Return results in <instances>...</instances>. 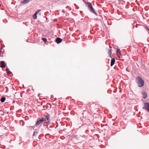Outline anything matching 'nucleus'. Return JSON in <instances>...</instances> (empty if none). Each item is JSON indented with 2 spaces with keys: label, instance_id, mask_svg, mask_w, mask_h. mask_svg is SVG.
I'll use <instances>...</instances> for the list:
<instances>
[{
  "label": "nucleus",
  "instance_id": "obj_24",
  "mask_svg": "<svg viewBox=\"0 0 149 149\" xmlns=\"http://www.w3.org/2000/svg\"><path fill=\"white\" fill-rule=\"evenodd\" d=\"M22 86H23V87H24V85L23 84L22 85Z\"/></svg>",
  "mask_w": 149,
  "mask_h": 149
},
{
  "label": "nucleus",
  "instance_id": "obj_15",
  "mask_svg": "<svg viewBox=\"0 0 149 149\" xmlns=\"http://www.w3.org/2000/svg\"><path fill=\"white\" fill-rule=\"evenodd\" d=\"M37 14L36 13H35L34 15H33V18L34 19H36L37 18Z\"/></svg>",
  "mask_w": 149,
  "mask_h": 149
},
{
  "label": "nucleus",
  "instance_id": "obj_4",
  "mask_svg": "<svg viewBox=\"0 0 149 149\" xmlns=\"http://www.w3.org/2000/svg\"><path fill=\"white\" fill-rule=\"evenodd\" d=\"M0 67L1 68H4L6 67V65L5 64V62L3 61H1L0 62Z\"/></svg>",
  "mask_w": 149,
  "mask_h": 149
},
{
  "label": "nucleus",
  "instance_id": "obj_12",
  "mask_svg": "<svg viewBox=\"0 0 149 149\" xmlns=\"http://www.w3.org/2000/svg\"><path fill=\"white\" fill-rule=\"evenodd\" d=\"M47 121L48 122V123L49 124H50V123H51V120L50 119V117L49 116V115H47Z\"/></svg>",
  "mask_w": 149,
  "mask_h": 149
},
{
  "label": "nucleus",
  "instance_id": "obj_13",
  "mask_svg": "<svg viewBox=\"0 0 149 149\" xmlns=\"http://www.w3.org/2000/svg\"><path fill=\"white\" fill-rule=\"evenodd\" d=\"M46 118L47 116H44V117H42V119L41 120L42 121V122H43V121H45L46 120Z\"/></svg>",
  "mask_w": 149,
  "mask_h": 149
},
{
  "label": "nucleus",
  "instance_id": "obj_17",
  "mask_svg": "<svg viewBox=\"0 0 149 149\" xmlns=\"http://www.w3.org/2000/svg\"><path fill=\"white\" fill-rule=\"evenodd\" d=\"M41 39L43 40V41L44 42H47V39L45 38H41Z\"/></svg>",
  "mask_w": 149,
  "mask_h": 149
},
{
  "label": "nucleus",
  "instance_id": "obj_22",
  "mask_svg": "<svg viewBox=\"0 0 149 149\" xmlns=\"http://www.w3.org/2000/svg\"><path fill=\"white\" fill-rule=\"evenodd\" d=\"M1 52V49H0V53Z\"/></svg>",
  "mask_w": 149,
  "mask_h": 149
},
{
  "label": "nucleus",
  "instance_id": "obj_23",
  "mask_svg": "<svg viewBox=\"0 0 149 149\" xmlns=\"http://www.w3.org/2000/svg\"><path fill=\"white\" fill-rule=\"evenodd\" d=\"M49 107V106L47 105V107Z\"/></svg>",
  "mask_w": 149,
  "mask_h": 149
},
{
  "label": "nucleus",
  "instance_id": "obj_16",
  "mask_svg": "<svg viewBox=\"0 0 149 149\" xmlns=\"http://www.w3.org/2000/svg\"><path fill=\"white\" fill-rule=\"evenodd\" d=\"M5 100L6 98L5 97H2L1 99V101L2 102H3Z\"/></svg>",
  "mask_w": 149,
  "mask_h": 149
},
{
  "label": "nucleus",
  "instance_id": "obj_5",
  "mask_svg": "<svg viewBox=\"0 0 149 149\" xmlns=\"http://www.w3.org/2000/svg\"><path fill=\"white\" fill-rule=\"evenodd\" d=\"M116 55L119 58H120L121 56L120 51V49H117L116 51Z\"/></svg>",
  "mask_w": 149,
  "mask_h": 149
},
{
  "label": "nucleus",
  "instance_id": "obj_11",
  "mask_svg": "<svg viewBox=\"0 0 149 149\" xmlns=\"http://www.w3.org/2000/svg\"><path fill=\"white\" fill-rule=\"evenodd\" d=\"M143 95V97L144 98H146L147 97V95L146 93L145 92H143L142 93Z\"/></svg>",
  "mask_w": 149,
  "mask_h": 149
},
{
  "label": "nucleus",
  "instance_id": "obj_14",
  "mask_svg": "<svg viewBox=\"0 0 149 149\" xmlns=\"http://www.w3.org/2000/svg\"><path fill=\"white\" fill-rule=\"evenodd\" d=\"M6 71L7 73L8 74H10L11 72L10 71V70L8 68H7L6 70Z\"/></svg>",
  "mask_w": 149,
  "mask_h": 149
},
{
  "label": "nucleus",
  "instance_id": "obj_10",
  "mask_svg": "<svg viewBox=\"0 0 149 149\" xmlns=\"http://www.w3.org/2000/svg\"><path fill=\"white\" fill-rule=\"evenodd\" d=\"M62 41V39L60 38H58L56 39V42L57 43H60Z\"/></svg>",
  "mask_w": 149,
  "mask_h": 149
},
{
  "label": "nucleus",
  "instance_id": "obj_18",
  "mask_svg": "<svg viewBox=\"0 0 149 149\" xmlns=\"http://www.w3.org/2000/svg\"><path fill=\"white\" fill-rule=\"evenodd\" d=\"M41 11V10L40 9H38V10L35 13H36V14H37L39 12H40Z\"/></svg>",
  "mask_w": 149,
  "mask_h": 149
},
{
  "label": "nucleus",
  "instance_id": "obj_8",
  "mask_svg": "<svg viewBox=\"0 0 149 149\" xmlns=\"http://www.w3.org/2000/svg\"><path fill=\"white\" fill-rule=\"evenodd\" d=\"M115 59L114 58H112L111 61V66H112L114 64L115 62Z\"/></svg>",
  "mask_w": 149,
  "mask_h": 149
},
{
  "label": "nucleus",
  "instance_id": "obj_19",
  "mask_svg": "<svg viewBox=\"0 0 149 149\" xmlns=\"http://www.w3.org/2000/svg\"><path fill=\"white\" fill-rule=\"evenodd\" d=\"M143 84H139L138 86L139 87H141L142 86H143Z\"/></svg>",
  "mask_w": 149,
  "mask_h": 149
},
{
  "label": "nucleus",
  "instance_id": "obj_3",
  "mask_svg": "<svg viewBox=\"0 0 149 149\" xmlns=\"http://www.w3.org/2000/svg\"><path fill=\"white\" fill-rule=\"evenodd\" d=\"M143 108L149 111V103H145Z\"/></svg>",
  "mask_w": 149,
  "mask_h": 149
},
{
  "label": "nucleus",
  "instance_id": "obj_25",
  "mask_svg": "<svg viewBox=\"0 0 149 149\" xmlns=\"http://www.w3.org/2000/svg\"><path fill=\"white\" fill-rule=\"evenodd\" d=\"M48 125H47V128L48 127Z\"/></svg>",
  "mask_w": 149,
  "mask_h": 149
},
{
  "label": "nucleus",
  "instance_id": "obj_21",
  "mask_svg": "<svg viewBox=\"0 0 149 149\" xmlns=\"http://www.w3.org/2000/svg\"><path fill=\"white\" fill-rule=\"evenodd\" d=\"M147 29L149 31V28H147Z\"/></svg>",
  "mask_w": 149,
  "mask_h": 149
},
{
  "label": "nucleus",
  "instance_id": "obj_2",
  "mask_svg": "<svg viewBox=\"0 0 149 149\" xmlns=\"http://www.w3.org/2000/svg\"><path fill=\"white\" fill-rule=\"evenodd\" d=\"M136 80L138 81V82L139 84H144V82L142 79L139 77H138L136 78Z\"/></svg>",
  "mask_w": 149,
  "mask_h": 149
},
{
  "label": "nucleus",
  "instance_id": "obj_1",
  "mask_svg": "<svg viewBox=\"0 0 149 149\" xmlns=\"http://www.w3.org/2000/svg\"><path fill=\"white\" fill-rule=\"evenodd\" d=\"M87 4L88 5V7L91 11L94 13L96 15H97V13L95 12V10L91 4L90 2H87Z\"/></svg>",
  "mask_w": 149,
  "mask_h": 149
},
{
  "label": "nucleus",
  "instance_id": "obj_7",
  "mask_svg": "<svg viewBox=\"0 0 149 149\" xmlns=\"http://www.w3.org/2000/svg\"><path fill=\"white\" fill-rule=\"evenodd\" d=\"M110 49H109V51L108 52V53L109 54L110 57L112 58L111 55V54H112V50L111 49L112 47H111V46H110Z\"/></svg>",
  "mask_w": 149,
  "mask_h": 149
},
{
  "label": "nucleus",
  "instance_id": "obj_20",
  "mask_svg": "<svg viewBox=\"0 0 149 149\" xmlns=\"http://www.w3.org/2000/svg\"><path fill=\"white\" fill-rule=\"evenodd\" d=\"M48 104V105H49L50 106V108L51 107L50 105L49 104Z\"/></svg>",
  "mask_w": 149,
  "mask_h": 149
},
{
  "label": "nucleus",
  "instance_id": "obj_9",
  "mask_svg": "<svg viewBox=\"0 0 149 149\" xmlns=\"http://www.w3.org/2000/svg\"><path fill=\"white\" fill-rule=\"evenodd\" d=\"M31 0H23L21 2V3L23 4H26L30 1Z\"/></svg>",
  "mask_w": 149,
  "mask_h": 149
},
{
  "label": "nucleus",
  "instance_id": "obj_6",
  "mask_svg": "<svg viewBox=\"0 0 149 149\" xmlns=\"http://www.w3.org/2000/svg\"><path fill=\"white\" fill-rule=\"evenodd\" d=\"M42 121L41 119H38V120L35 124L36 126H37L39 125L42 123Z\"/></svg>",
  "mask_w": 149,
  "mask_h": 149
}]
</instances>
